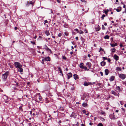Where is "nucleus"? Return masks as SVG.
Wrapping results in <instances>:
<instances>
[{
	"mask_svg": "<svg viewBox=\"0 0 126 126\" xmlns=\"http://www.w3.org/2000/svg\"><path fill=\"white\" fill-rule=\"evenodd\" d=\"M9 74L8 72H6L5 73L2 75L1 79L2 81H5L6 80V79L8 75Z\"/></svg>",
	"mask_w": 126,
	"mask_h": 126,
	"instance_id": "obj_1",
	"label": "nucleus"
},
{
	"mask_svg": "<svg viewBox=\"0 0 126 126\" xmlns=\"http://www.w3.org/2000/svg\"><path fill=\"white\" fill-rule=\"evenodd\" d=\"M36 100L37 101H40L42 100V98L39 93L37 94L35 96Z\"/></svg>",
	"mask_w": 126,
	"mask_h": 126,
	"instance_id": "obj_2",
	"label": "nucleus"
},
{
	"mask_svg": "<svg viewBox=\"0 0 126 126\" xmlns=\"http://www.w3.org/2000/svg\"><path fill=\"white\" fill-rule=\"evenodd\" d=\"M83 65L84 63H81L79 65L80 68L81 69H84L85 70H89V69H88L86 67L84 66H83Z\"/></svg>",
	"mask_w": 126,
	"mask_h": 126,
	"instance_id": "obj_3",
	"label": "nucleus"
},
{
	"mask_svg": "<svg viewBox=\"0 0 126 126\" xmlns=\"http://www.w3.org/2000/svg\"><path fill=\"white\" fill-rule=\"evenodd\" d=\"M119 77L120 78L123 80L126 78V75H125L123 74H118Z\"/></svg>",
	"mask_w": 126,
	"mask_h": 126,
	"instance_id": "obj_4",
	"label": "nucleus"
},
{
	"mask_svg": "<svg viewBox=\"0 0 126 126\" xmlns=\"http://www.w3.org/2000/svg\"><path fill=\"white\" fill-rule=\"evenodd\" d=\"M14 64L16 67L17 68H18L19 67H21L22 65L19 63L18 62H15Z\"/></svg>",
	"mask_w": 126,
	"mask_h": 126,
	"instance_id": "obj_5",
	"label": "nucleus"
},
{
	"mask_svg": "<svg viewBox=\"0 0 126 126\" xmlns=\"http://www.w3.org/2000/svg\"><path fill=\"white\" fill-rule=\"evenodd\" d=\"M86 65L88 69H89L91 67L92 64L90 62H87L86 63Z\"/></svg>",
	"mask_w": 126,
	"mask_h": 126,
	"instance_id": "obj_6",
	"label": "nucleus"
},
{
	"mask_svg": "<svg viewBox=\"0 0 126 126\" xmlns=\"http://www.w3.org/2000/svg\"><path fill=\"white\" fill-rule=\"evenodd\" d=\"M43 47L44 49H45L47 50L48 51H49L51 52V51L50 50L49 48H48L46 45H44Z\"/></svg>",
	"mask_w": 126,
	"mask_h": 126,
	"instance_id": "obj_7",
	"label": "nucleus"
},
{
	"mask_svg": "<svg viewBox=\"0 0 126 126\" xmlns=\"http://www.w3.org/2000/svg\"><path fill=\"white\" fill-rule=\"evenodd\" d=\"M110 117L111 119L114 120L116 119L115 116L113 114H111L110 115Z\"/></svg>",
	"mask_w": 126,
	"mask_h": 126,
	"instance_id": "obj_8",
	"label": "nucleus"
},
{
	"mask_svg": "<svg viewBox=\"0 0 126 126\" xmlns=\"http://www.w3.org/2000/svg\"><path fill=\"white\" fill-rule=\"evenodd\" d=\"M113 58L115 59L116 61H117L119 59V57L116 54H114L113 57Z\"/></svg>",
	"mask_w": 126,
	"mask_h": 126,
	"instance_id": "obj_9",
	"label": "nucleus"
},
{
	"mask_svg": "<svg viewBox=\"0 0 126 126\" xmlns=\"http://www.w3.org/2000/svg\"><path fill=\"white\" fill-rule=\"evenodd\" d=\"M116 9L117 12H119L121 11L122 8L120 6L118 7L116 9Z\"/></svg>",
	"mask_w": 126,
	"mask_h": 126,
	"instance_id": "obj_10",
	"label": "nucleus"
},
{
	"mask_svg": "<svg viewBox=\"0 0 126 126\" xmlns=\"http://www.w3.org/2000/svg\"><path fill=\"white\" fill-rule=\"evenodd\" d=\"M91 82H85L84 83V85L85 86H87L88 85L92 84Z\"/></svg>",
	"mask_w": 126,
	"mask_h": 126,
	"instance_id": "obj_11",
	"label": "nucleus"
},
{
	"mask_svg": "<svg viewBox=\"0 0 126 126\" xmlns=\"http://www.w3.org/2000/svg\"><path fill=\"white\" fill-rule=\"evenodd\" d=\"M68 79H69L72 76V74L71 73H69L67 74Z\"/></svg>",
	"mask_w": 126,
	"mask_h": 126,
	"instance_id": "obj_12",
	"label": "nucleus"
},
{
	"mask_svg": "<svg viewBox=\"0 0 126 126\" xmlns=\"http://www.w3.org/2000/svg\"><path fill=\"white\" fill-rule=\"evenodd\" d=\"M115 78V77L114 76H112L110 77V81H112L114 80Z\"/></svg>",
	"mask_w": 126,
	"mask_h": 126,
	"instance_id": "obj_13",
	"label": "nucleus"
},
{
	"mask_svg": "<svg viewBox=\"0 0 126 126\" xmlns=\"http://www.w3.org/2000/svg\"><path fill=\"white\" fill-rule=\"evenodd\" d=\"M101 65L102 66H104L106 64V63L104 61H103L101 62Z\"/></svg>",
	"mask_w": 126,
	"mask_h": 126,
	"instance_id": "obj_14",
	"label": "nucleus"
},
{
	"mask_svg": "<svg viewBox=\"0 0 126 126\" xmlns=\"http://www.w3.org/2000/svg\"><path fill=\"white\" fill-rule=\"evenodd\" d=\"M105 75H107L109 73V70L108 69H106L105 70Z\"/></svg>",
	"mask_w": 126,
	"mask_h": 126,
	"instance_id": "obj_15",
	"label": "nucleus"
},
{
	"mask_svg": "<svg viewBox=\"0 0 126 126\" xmlns=\"http://www.w3.org/2000/svg\"><path fill=\"white\" fill-rule=\"evenodd\" d=\"M45 61H50V59L49 57V56L45 58Z\"/></svg>",
	"mask_w": 126,
	"mask_h": 126,
	"instance_id": "obj_16",
	"label": "nucleus"
},
{
	"mask_svg": "<svg viewBox=\"0 0 126 126\" xmlns=\"http://www.w3.org/2000/svg\"><path fill=\"white\" fill-rule=\"evenodd\" d=\"M116 70L117 71H121L122 70L121 68L119 67H117L116 68Z\"/></svg>",
	"mask_w": 126,
	"mask_h": 126,
	"instance_id": "obj_17",
	"label": "nucleus"
},
{
	"mask_svg": "<svg viewBox=\"0 0 126 126\" xmlns=\"http://www.w3.org/2000/svg\"><path fill=\"white\" fill-rule=\"evenodd\" d=\"M73 76L75 80H76L78 78V76L76 74H74L73 75Z\"/></svg>",
	"mask_w": 126,
	"mask_h": 126,
	"instance_id": "obj_18",
	"label": "nucleus"
},
{
	"mask_svg": "<svg viewBox=\"0 0 126 126\" xmlns=\"http://www.w3.org/2000/svg\"><path fill=\"white\" fill-rule=\"evenodd\" d=\"M18 71L20 72H22L23 71V69L21 67H19L18 68Z\"/></svg>",
	"mask_w": 126,
	"mask_h": 126,
	"instance_id": "obj_19",
	"label": "nucleus"
},
{
	"mask_svg": "<svg viewBox=\"0 0 126 126\" xmlns=\"http://www.w3.org/2000/svg\"><path fill=\"white\" fill-rule=\"evenodd\" d=\"M111 93L115 95H117V93L115 92L114 91L112 90L111 91Z\"/></svg>",
	"mask_w": 126,
	"mask_h": 126,
	"instance_id": "obj_20",
	"label": "nucleus"
},
{
	"mask_svg": "<svg viewBox=\"0 0 126 126\" xmlns=\"http://www.w3.org/2000/svg\"><path fill=\"white\" fill-rule=\"evenodd\" d=\"M110 45L112 47H114L115 46H117V43L114 44H110Z\"/></svg>",
	"mask_w": 126,
	"mask_h": 126,
	"instance_id": "obj_21",
	"label": "nucleus"
},
{
	"mask_svg": "<svg viewBox=\"0 0 126 126\" xmlns=\"http://www.w3.org/2000/svg\"><path fill=\"white\" fill-rule=\"evenodd\" d=\"M116 49L115 48H113L111 49V51L112 52H115Z\"/></svg>",
	"mask_w": 126,
	"mask_h": 126,
	"instance_id": "obj_22",
	"label": "nucleus"
},
{
	"mask_svg": "<svg viewBox=\"0 0 126 126\" xmlns=\"http://www.w3.org/2000/svg\"><path fill=\"white\" fill-rule=\"evenodd\" d=\"M99 118L102 121H105V119L104 118L101 117H100Z\"/></svg>",
	"mask_w": 126,
	"mask_h": 126,
	"instance_id": "obj_23",
	"label": "nucleus"
},
{
	"mask_svg": "<svg viewBox=\"0 0 126 126\" xmlns=\"http://www.w3.org/2000/svg\"><path fill=\"white\" fill-rule=\"evenodd\" d=\"M58 69L60 71V73L62 74V75H63V74H62V71L60 67H59L58 68Z\"/></svg>",
	"mask_w": 126,
	"mask_h": 126,
	"instance_id": "obj_24",
	"label": "nucleus"
},
{
	"mask_svg": "<svg viewBox=\"0 0 126 126\" xmlns=\"http://www.w3.org/2000/svg\"><path fill=\"white\" fill-rule=\"evenodd\" d=\"M82 105L83 107H86L87 106V104L85 103H83L82 104Z\"/></svg>",
	"mask_w": 126,
	"mask_h": 126,
	"instance_id": "obj_25",
	"label": "nucleus"
},
{
	"mask_svg": "<svg viewBox=\"0 0 126 126\" xmlns=\"http://www.w3.org/2000/svg\"><path fill=\"white\" fill-rule=\"evenodd\" d=\"M116 89L118 91H120V87L119 86H117L116 87Z\"/></svg>",
	"mask_w": 126,
	"mask_h": 126,
	"instance_id": "obj_26",
	"label": "nucleus"
},
{
	"mask_svg": "<svg viewBox=\"0 0 126 126\" xmlns=\"http://www.w3.org/2000/svg\"><path fill=\"white\" fill-rule=\"evenodd\" d=\"M45 33L46 34L47 36H48L50 34V33L48 31H46L45 32Z\"/></svg>",
	"mask_w": 126,
	"mask_h": 126,
	"instance_id": "obj_27",
	"label": "nucleus"
},
{
	"mask_svg": "<svg viewBox=\"0 0 126 126\" xmlns=\"http://www.w3.org/2000/svg\"><path fill=\"white\" fill-rule=\"evenodd\" d=\"M104 38L106 39H108L109 38V36L108 35H106L105 36Z\"/></svg>",
	"mask_w": 126,
	"mask_h": 126,
	"instance_id": "obj_28",
	"label": "nucleus"
},
{
	"mask_svg": "<svg viewBox=\"0 0 126 126\" xmlns=\"http://www.w3.org/2000/svg\"><path fill=\"white\" fill-rule=\"evenodd\" d=\"M109 10L108 9H107L106 10H105L104 11V12H105V14H106L107 15V14H108V12H109Z\"/></svg>",
	"mask_w": 126,
	"mask_h": 126,
	"instance_id": "obj_29",
	"label": "nucleus"
},
{
	"mask_svg": "<svg viewBox=\"0 0 126 126\" xmlns=\"http://www.w3.org/2000/svg\"><path fill=\"white\" fill-rule=\"evenodd\" d=\"M65 35L66 36H68L69 34V33L67 32H64Z\"/></svg>",
	"mask_w": 126,
	"mask_h": 126,
	"instance_id": "obj_30",
	"label": "nucleus"
},
{
	"mask_svg": "<svg viewBox=\"0 0 126 126\" xmlns=\"http://www.w3.org/2000/svg\"><path fill=\"white\" fill-rule=\"evenodd\" d=\"M78 33L80 34H82L84 32L80 30Z\"/></svg>",
	"mask_w": 126,
	"mask_h": 126,
	"instance_id": "obj_31",
	"label": "nucleus"
},
{
	"mask_svg": "<svg viewBox=\"0 0 126 126\" xmlns=\"http://www.w3.org/2000/svg\"><path fill=\"white\" fill-rule=\"evenodd\" d=\"M98 126H103V125L101 123H100L98 124Z\"/></svg>",
	"mask_w": 126,
	"mask_h": 126,
	"instance_id": "obj_32",
	"label": "nucleus"
},
{
	"mask_svg": "<svg viewBox=\"0 0 126 126\" xmlns=\"http://www.w3.org/2000/svg\"><path fill=\"white\" fill-rule=\"evenodd\" d=\"M101 50L102 51H104V49H102L101 47H100V48L99 50V52H100Z\"/></svg>",
	"mask_w": 126,
	"mask_h": 126,
	"instance_id": "obj_33",
	"label": "nucleus"
},
{
	"mask_svg": "<svg viewBox=\"0 0 126 126\" xmlns=\"http://www.w3.org/2000/svg\"><path fill=\"white\" fill-rule=\"evenodd\" d=\"M102 29L103 30H104L105 29V27L103 25H102Z\"/></svg>",
	"mask_w": 126,
	"mask_h": 126,
	"instance_id": "obj_34",
	"label": "nucleus"
},
{
	"mask_svg": "<svg viewBox=\"0 0 126 126\" xmlns=\"http://www.w3.org/2000/svg\"><path fill=\"white\" fill-rule=\"evenodd\" d=\"M105 16V15H103L101 17V18L102 19H104V17Z\"/></svg>",
	"mask_w": 126,
	"mask_h": 126,
	"instance_id": "obj_35",
	"label": "nucleus"
},
{
	"mask_svg": "<svg viewBox=\"0 0 126 126\" xmlns=\"http://www.w3.org/2000/svg\"><path fill=\"white\" fill-rule=\"evenodd\" d=\"M101 113L102 114H105V112L102 111L101 113Z\"/></svg>",
	"mask_w": 126,
	"mask_h": 126,
	"instance_id": "obj_36",
	"label": "nucleus"
},
{
	"mask_svg": "<svg viewBox=\"0 0 126 126\" xmlns=\"http://www.w3.org/2000/svg\"><path fill=\"white\" fill-rule=\"evenodd\" d=\"M62 33H59L58 35V36L59 37H61V36H62Z\"/></svg>",
	"mask_w": 126,
	"mask_h": 126,
	"instance_id": "obj_37",
	"label": "nucleus"
},
{
	"mask_svg": "<svg viewBox=\"0 0 126 126\" xmlns=\"http://www.w3.org/2000/svg\"><path fill=\"white\" fill-rule=\"evenodd\" d=\"M63 59L64 60H66V57L64 56H63Z\"/></svg>",
	"mask_w": 126,
	"mask_h": 126,
	"instance_id": "obj_38",
	"label": "nucleus"
},
{
	"mask_svg": "<svg viewBox=\"0 0 126 126\" xmlns=\"http://www.w3.org/2000/svg\"><path fill=\"white\" fill-rule=\"evenodd\" d=\"M81 1L83 2H84L85 3H86V0H81Z\"/></svg>",
	"mask_w": 126,
	"mask_h": 126,
	"instance_id": "obj_39",
	"label": "nucleus"
},
{
	"mask_svg": "<svg viewBox=\"0 0 126 126\" xmlns=\"http://www.w3.org/2000/svg\"><path fill=\"white\" fill-rule=\"evenodd\" d=\"M31 43H32V44H33V45H35V42H33L32 41H31Z\"/></svg>",
	"mask_w": 126,
	"mask_h": 126,
	"instance_id": "obj_40",
	"label": "nucleus"
},
{
	"mask_svg": "<svg viewBox=\"0 0 126 126\" xmlns=\"http://www.w3.org/2000/svg\"><path fill=\"white\" fill-rule=\"evenodd\" d=\"M32 1H30L29 2H28V4H31L32 3Z\"/></svg>",
	"mask_w": 126,
	"mask_h": 126,
	"instance_id": "obj_41",
	"label": "nucleus"
},
{
	"mask_svg": "<svg viewBox=\"0 0 126 126\" xmlns=\"http://www.w3.org/2000/svg\"><path fill=\"white\" fill-rule=\"evenodd\" d=\"M74 30L77 31V32L78 33L79 32L78 31V30L77 29H75Z\"/></svg>",
	"mask_w": 126,
	"mask_h": 126,
	"instance_id": "obj_42",
	"label": "nucleus"
},
{
	"mask_svg": "<svg viewBox=\"0 0 126 126\" xmlns=\"http://www.w3.org/2000/svg\"><path fill=\"white\" fill-rule=\"evenodd\" d=\"M107 60L109 62H110V61H111V60L109 58L108 59H107Z\"/></svg>",
	"mask_w": 126,
	"mask_h": 126,
	"instance_id": "obj_43",
	"label": "nucleus"
},
{
	"mask_svg": "<svg viewBox=\"0 0 126 126\" xmlns=\"http://www.w3.org/2000/svg\"><path fill=\"white\" fill-rule=\"evenodd\" d=\"M103 58L104 60H106L107 59V58L105 57H103Z\"/></svg>",
	"mask_w": 126,
	"mask_h": 126,
	"instance_id": "obj_44",
	"label": "nucleus"
},
{
	"mask_svg": "<svg viewBox=\"0 0 126 126\" xmlns=\"http://www.w3.org/2000/svg\"><path fill=\"white\" fill-rule=\"evenodd\" d=\"M100 74H101V76H103V73L102 72H100Z\"/></svg>",
	"mask_w": 126,
	"mask_h": 126,
	"instance_id": "obj_45",
	"label": "nucleus"
},
{
	"mask_svg": "<svg viewBox=\"0 0 126 126\" xmlns=\"http://www.w3.org/2000/svg\"><path fill=\"white\" fill-rule=\"evenodd\" d=\"M82 112H83L85 114V113H86V111H85V110H82Z\"/></svg>",
	"mask_w": 126,
	"mask_h": 126,
	"instance_id": "obj_46",
	"label": "nucleus"
},
{
	"mask_svg": "<svg viewBox=\"0 0 126 126\" xmlns=\"http://www.w3.org/2000/svg\"><path fill=\"white\" fill-rule=\"evenodd\" d=\"M85 114L87 115V116H88L89 115V113H88V112H87V113H85Z\"/></svg>",
	"mask_w": 126,
	"mask_h": 126,
	"instance_id": "obj_47",
	"label": "nucleus"
},
{
	"mask_svg": "<svg viewBox=\"0 0 126 126\" xmlns=\"http://www.w3.org/2000/svg\"><path fill=\"white\" fill-rule=\"evenodd\" d=\"M89 125L91 126H92L93 125V123H89Z\"/></svg>",
	"mask_w": 126,
	"mask_h": 126,
	"instance_id": "obj_48",
	"label": "nucleus"
},
{
	"mask_svg": "<svg viewBox=\"0 0 126 126\" xmlns=\"http://www.w3.org/2000/svg\"><path fill=\"white\" fill-rule=\"evenodd\" d=\"M91 56V55H90V54H88V57H89V58H90V57Z\"/></svg>",
	"mask_w": 126,
	"mask_h": 126,
	"instance_id": "obj_49",
	"label": "nucleus"
},
{
	"mask_svg": "<svg viewBox=\"0 0 126 126\" xmlns=\"http://www.w3.org/2000/svg\"><path fill=\"white\" fill-rule=\"evenodd\" d=\"M42 61L43 62L45 61V58L44 59H43L42 60Z\"/></svg>",
	"mask_w": 126,
	"mask_h": 126,
	"instance_id": "obj_50",
	"label": "nucleus"
},
{
	"mask_svg": "<svg viewBox=\"0 0 126 126\" xmlns=\"http://www.w3.org/2000/svg\"><path fill=\"white\" fill-rule=\"evenodd\" d=\"M125 7H126L125 5V4H123V8H125Z\"/></svg>",
	"mask_w": 126,
	"mask_h": 126,
	"instance_id": "obj_51",
	"label": "nucleus"
},
{
	"mask_svg": "<svg viewBox=\"0 0 126 126\" xmlns=\"http://www.w3.org/2000/svg\"><path fill=\"white\" fill-rule=\"evenodd\" d=\"M120 47H122L123 46V45L122 44H121L120 45Z\"/></svg>",
	"mask_w": 126,
	"mask_h": 126,
	"instance_id": "obj_52",
	"label": "nucleus"
},
{
	"mask_svg": "<svg viewBox=\"0 0 126 126\" xmlns=\"http://www.w3.org/2000/svg\"><path fill=\"white\" fill-rule=\"evenodd\" d=\"M76 39L77 40H78V37L77 36V37H76Z\"/></svg>",
	"mask_w": 126,
	"mask_h": 126,
	"instance_id": "obj_53",
	"label": "nucleus"
},
{
	"mask_svg": "<svg viewBox=\"0 0 126 126\" xmlns=\"http://www.w3.org/2000/svg\"><path fill=\"white\" fill-rule=\"evenodd\" d=\"M123 102V101H121L120 102V104H121V105H122L123 104L122 103V102Z\"/></svg>",
	"mask_w": 126,
	"mask_h": 126,
	"instance_id": "obj_54",
	"label": "nucleus"
},
{
	"mask_svg": "<svg viewBox=\"0 0 126 126\" xmlns=\"http://www.w3.org/2000/svg\"><path fill=\"white\" fill-rule=\"evenodd\" d=\"M70 54L71 55H72L73 54V52L72 51L71 52H70Z\"/></svg>",
	"mask_w": 126,
	"mask_h": 126,
	"instance_id": "obj_55",
	"label": "nucleus"
},
{
	"mask_svg": "<svg viewBox=\"0 0 126 126\" xmlns=\"http://www.w3.org/2000/svg\"><path fill=\"white\" fill-rule=\"evenodd\" d=\"M40 79H38L37 80V81H38V82H39L40 81Z\"/></svg>",
	"mask_w": 126,
	"mask_h": 126,
	"instance_id": "obj_56",
	"label": "nucleus"
},
{
	"mask_svg": "<svg viewBox=\"0 0 126 126\" xmlns=\"http://www.w3.org/2000/svg\"><path fill=\"white\" fill-rule=\"evenodd\" d=\"M115 111L116 112H118L119 111V110H116Z\"/></svg>",
	"mask_w": 126,
	"mask_h": 126,
	"instance_id": "obj_57",
	"label": "nucleus"
},
{
	"mask_svg": "<svg viewBox=\"0 0 126 126\" xmlns=\"http://www.w3.org/2000/svg\"><path fill=\"white\" fill-rule=\"evenodd\" d=\"M47 20H45V23H47Z\"/></svg>",
	"mask_w": 126,
	"mask_h": 126,
	"instance_id": "obj_58",
	"label": "nucleus"
},
{
	"mask_svg": "<svg viewBox=\"0 0 126 126\" xmlns=\"http://www.w3.org/2000/svg\"><path fill=\"white\" fill-rule=\"evenodd\" d=\"M29 126H32V125H31V123H29L28 124Z\"/></svg>",
	"mask_w": 126,
	"mask_h": 126,
	"instance_id": "obj_59",
	"label": "nucleus"
},
{
	"mask_svg": "<svg viewBox=\"0 0 126 126\" xmlns=\"http://www.w3.org/2000/svg\"><path fill=\"white\" fill-rule=\"evenodd\" d=\"M84 31L86 33H87V30L86 29L84 30Z\"/></svg>",
	"mask_w": 126,
	"mask_h": 126,
	"instance_id": "obj_60",
	"label": "nucleus"
},
{
	"mask_svg": "<svg viewBox=\"0 0 126 126\" xmlns=\"http://www.w3.org/2000/svg\"><path fill=\"white\" fill-rule=\"evenodd\" d=\"M81 126H85L83 124H81Z\"/></svg>",
	"mask_w": 126,
	"mask_h": 126,
	"instance_id": "obj_61",
	"label": "nucleus"
},
{
	"mask_svg": "<svg viewBox=\"0 0 126 126\" xmlns=\"http://www.w3.org/2000/svg\"><path fill=\"white\" fill-rule=\"evenodd\" d=\"M57 1L58 3H60V0H57Z\"/></svg>",
	"mask_w": 126,
	"mask_h": 126,
	"instance_id": "obj_62",
	"label": "nucleus"
},
{
	"mask_svg": "<svg viewBox=\"0 0 126 126\" xmlns=\"http://www.w3.org/2000/svg\"><path fill=\"white\" fill-rule=\"evenodd\" d=\"M17 29V27H15V29L16 30Z\"/></svg>",
	"mask_w": 126,
	"mask_h": 126,
	"instance_id": "obj_63",
	"label": "nucleus"
},
{
	"mask_svg": "<svg viewBox=\"0 0 126 126\" xmlns=\"http://www.w3.org/2000/svg\"><path fill=\"white\" fill-rule=\"evenodd\" d=\"M36 36H35L34 37H33V38L34 39H36Z\"/></svg>",
	"mask_w": 126,
	"mask_h": 126,
	"instance_id": "obj_64",
	"label": "nucleus"
}]
</instances>
